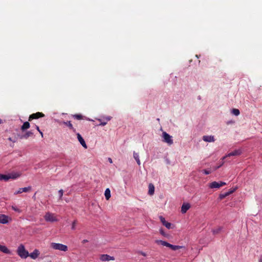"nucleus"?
Masks as SVG:
<instances>
[{
  "instance_id": "obj_1",
  "label": "nucleus",
  "mask_w": 262,
  "mask_h": 262,
  "mask_svg": "<svg viewBox=\"0 0 262 262\" xmlns=\"http://www.w3.org/2000/svg\"><path fill=\"white\" fill-rule=\"evenodd\" d=\"M17 254L23 259H26L29 256V252L26 250L25 246L21 244L20 245L17 249Z\"/></svg>"
},
{
  "instance_id": "obj_2",
  "label": "nucleus",
  "mask_w": 262,
  "mask_h": 262,
  "mask_svg": "<svg viewBox=\"0 0 262 262\" xmlns=\"http://www.w3.org/2000/svg\"><path fill=\"white\" fill-rule=\"evenodd\" d=\"M51 247L54 250L61 251L66 252L68 250V248L66 245L60 243H52Z\"/></svg>"
},
{
  "instance_id": "obj_3",
  "label": "nucleus",
  "mask_w": 262,
  "mask_h": 262,
  "mask_svg": "<svg viewBox=\"0 0 262 262\" xmlns=\"http://www.w3.org/2000/svg\"><path fill=\"white\" fill-rule=\"evenodd\" d=\"M163 141L171 145L173 144L172 137L165 132L162 133Z\"/></svg>"
},
{
  "instance_id": "obj_4",
  "label": "nucleus",
  "mask_w": 262,
  "mask_h": 262,
  "mask_svg": "<svg viewBox=\"0 0 262 262\" xmlns=\"http://www.w3.org/2000/svg\"><path fill=\"white\" fill-rule=\"evenodd\" d=\"M44 218L47 222H54L58 221V219L54 213L50 212H46Z\"/></svg>"
},
{
  "instance_id": "obj_5",
  "label": "nucleus",
  "mask_w": 262,
  "mask_h": 262,
  "mask_svg": "<svg viewBox=\"0 0 262 262\" xmlns=\"http://www.w3.org/2000/svg\"><path fill=\"white\" fill-rule=\"evenodd\" d=\"M226 184L225 182H213L209 184V187L210 188H219L220 187L224 186Z\"/></svg>"
},
{
  "instance_id": "obj_6",
  "label": "nucleus",
  "mask_w": 262,
  "mask_h": 262,
  "mask_svg": "<svg viewBox=\"0 0 262 262\" xmlns=\"http://www.w3.org/2000/svg\"><path fill=\"white\" fill-rule=\"evenodd\" d=\"M10 221H11V219L8 216L5 214H0V223L6 224Z\"/></svg>"
},
{
  "instance_id": "obj_7",
  "label": "nucleus",
  "mask_w": 262,
  "mask_h": 262,
  "mask_svg": "<svg viewBox=\"0 0 262 262\" xmlns=\"http://www.w3.org/2000/svg\"><path fill=\"white\" fill-rule=\"evenodd\" d=\"M242 150L240 149H237V150H235L234 151L228 154L225 156L223 157L222 160H224L227 157H231V156H239V155H240L242 154Z\"/></svg>"
},
{
  "instance_id": "obj_8",
  "label": "nucleus",
  "mask_w": 262,
  "mask_h": 262,
  "mask_svg": "<svg viewBox=\"0 0 262 262\" xmlns=\"http://www.w3.org/2000/svg\"><path fill=\"white\" fill-rule=\"evenodd\" d=\"M8 174L9 179L15 180L20 177L21 175V173L19 171H12L8 173Z\"/></svg>"
},
{
  "instance_id": "obj_9",
  "label": "nucleus",
  "mask_w": 262,
  "mask_h": 262,
  "mask_svg": "<svg viewBox=\"0 0 262 262\" xmlns=\"http://www.w3.org/2000/svg\"><path fill=\"white\" fill-rule=\"evenodd\" d=\"M100 259L101 260L103 261H110V260H114L115 258L113 256H110L107 254H102L101 255L100 257Z\"/></svg>"
},
{
  "instance_id": "obj_10",
  "label": "nucleus",
  "mask_w": 262,
  "mask_h": 262,
  "mask_svg": "<svg viewBox=\"0 0 262 262\" xmlns=\"http://www.w3.org/2000/svg\"><path fill=\"white\" fill-rule=\"evenodd\" d=\"M44 116V114L42 113L37 112L36 113L31 115L29 118V121H31L34 119H38L40 117H43Z\"/></svg>"
},
{
  "instance_id": "obj_11",
  "label": "nucleus",
  "mask_w": 262,
  "mask_h": 262,
  "mask_svg": "<svg viewBox=\"0 0 262 262\" xmlns=\"http://www.w3.org/2000/svg\"><path fill=\"white\" fill-rule=\"evenodd\" d=\"M77 139H78V140L79 141V142H80V143L81 144V145L84 148H87V145L85 142V141L84 140V139H83V138L82 137V136L80 135V134L79 133H77Z\"/></svg>"
},
{
  "instance_id": "obj_12",
  "label": "nucleus",
  "mask_w": 262,
  "mask_h": 262,
  "mask_svg": "<svg viewBox=\"0 0 262 262\" xmlns=\"http://www.w3.org/2000/svg\"><path fill=\"white\" fill-rule=\"evenodd\" d=\"M190 205L189 203H183L181 207V212L182 213H185L187 212V211L190 209Z\"/></svg>"
},
{
  "instance_id": "obj_13",
  "label": "nucleus",
  "mask_w": 262,
  "mask_h": 262,
  "mask_svg": "<svg viewBox=\"0 0 262 262\" xmlns=\"http://www.w3.org/2000/svg\"><path fill=\"white\" fill-rule=\"evenodd\" d=\"M40 253L38 250L35 249L33 252L30 254L29 253V256H30L31 258L33 259H35L38 257Z\"/></svg>"
},
{
  "instance_id": "obj_14",
  "label": "nucleus",
  "mask_w": 262,
  "mask_h": 262,
  "mask_svg": "<svg viewBox=\"0 0 262 262\" xmlns=\"http://www.w3.org/2000/svg\"><path fill=\"white\" fill-rule=\"evenodd\" d=\"M203 140L205 142H213L215 141L213 136H204Z\"/></svg>"
},
{
  "instance_id": "obj_15",
  "label": "nucleus",
  "mask_w": 262,
  "mask_h": 262,
  "mask_svg": "<svg viewBox=\"0 0 262 262\" xmlns=\"http://www.w3.org/2000/svg\"><path fill=\"white\" fill-rule=\"evenodd\" d=\"M0 251L5 254H10L11 251L5 245L0 244Z\"/></svg>"
},
{
  "instance_id": "obj_16",
  "label": "nucleus",
  "mask_w": 262,
  "mask_h": 262,
  "mask_svg": "<svg viewBox=\"0 0 262 262\" xmlns=\"http://www.w3.org/2000/svg\"><path fill=\"white\" fill-rule=\"evenodd\" d=\"M30 190H31L30 187L21 188H19L17 191L15 192L14 194H17L19 193H21L23 192H26L29 191Z\"/></svg>"
},
{
  "instance_id": "obj_17",
  "label": "nucleus",
  "mask_w": 262,
  "mask_h": 262,
  "mask_svg": "<svg viewBox=\"0 0 262 262\" xmlns=\"http://www.w3.org/2000/svg\"><path fill=\"white\" fill-rule=\"evenodd\" d=\"M104 119L105 120V121H102V120L101 119H99L98 120L100 122V123L99 124V125H101V126H104V125H105L107 124V122L110 121L111 119V117L107 116V117L104 118Z\"/></svg>"
},
{
  "instance_id": "obj_18",
  "label": "nucleus",
  "mask_w": 262,
  "mask_h": 262,
  "mask_svg": "<svg viewBox=\"0 0 262 262\" xmlns=\"http://www.w3.org/2000/svg\"><path fill=\"white\" fill-rule=\"evenodd\" d=\"M33 135V133L31 131H28L26 132L24 135L21 136L20 137V139H28L29 137Z\"/></svg>"
},
{
  "instance_id": "obj_19",
  "label": "nucleus",
  "mask_w": 262,
  "mask_h": 262,
  "mask_svg": "<svg viewBox=\"0 0 262 262\" xmlns=\"http://www.w3.org/2000/svg\"><path fill=\"white\" fill-rule=\"evenodd\" d=\"M133 157H134V159H135V160L136 161V162H137V164H138V165H140L141 162H140V159H139V154L137 153V152H136L135 151H134V152H133Z\"/></svg>"
},
{
  "instance_id": "obj_20",
  "label": "nucleus",
  "mask_w": 262,
  "mask_h": 262,
  "mask_svg": "<svg viewBox=\"0 0 262 262\" xmlns=\"http://www.w3.org/2000/svg\"><path fill=\"white\" fill-rule=\"evenodd\" d=\"M148 188H149V190H148L149 194L150 195H153L154 193V191H155V187H154V185H152V184H149V186H148Z\"/></svg>"
},
{
  "instance_id": "obj_21",
  "label": "nucleus",
  "mask_w": 262,
  "mask_h": 262,
  "mask_svg": "<svg viewBox=\"0 0 262 262\" xmlns=\"http://www.w3.org/2000/svg\"><path fill=\"white\" fill-rule=\"evenodd\" d=\"M104 195L106 199L108 200L111 198V191L109 188L106 189L104 192Z\"/></svg>"
},
{
  "instance_id": "obj_22",
  "label": "nucleus",
  "mask_w": 262,
  "mask_h": 262,
  "mask_svg": "<svg viewBox=\"0 0 262 262\" xmlns=\"http://www.w3.org/2000/svg\"><path fill=\"white\" fill-rule=\"evenodd\" d=\"M223 229L222 227H218L216 228H215L212 230V232L213 234H219L221 232V231Z\"/></svg>"
},
{
  "instance_id": "obj_23",
  "label": "nucleus",
  "mask_w": 262,
  "mask_h": 262,
  "mask_svg": "<svg viewBox=\"0 0 262 262\" xmlns=\"http://www.w3.org/2000/svg\"><path fill=\"white\" fill-rule=\"evenodd\" d=\"M30 123L28 122H25L21 127L22 130H25L28 129L30 127Z\"/></svg>"
},
{
  "instance_id": "obj_24",
  "label": "nucleus",
  "mask_w": 262,
  "mask_h": 262,
  "mask_svg": "<svg viewBox=\"0 0 262 262\" xmlns=\"http://www.w3.org/2000/svg\"><path fill=\"white\" fill-rule=\"evenodd\" d=\"M156 243L158 244V245H161L162 246H166V245L167 244V242H166V241H162V240H156L155 241Z\"/></svg>"
},
{
  "instance_id": "obj_25",
  "label": "nucleus",
  "mask_w": 262,
  "mask_h": 262,
  "mask_svg": "<svg viewBox=\"0 0 262 262\" xmlns=\"http://www.w3.org/2000/svg\"><path fill=\"white\" fill-rule=\"evenodd\" d=\"M231 113L233 115H234L236 116H238L240 114L239 110H238L237 108H233L231 111Z\"/></svg>"
},
{
  "instance_id": "obj_26",
  "label": "nucleus",
  "mask_w": 262,
  "mask_h": 262,
  "mask_svg": "<svg viewBox=\"0 0 262 262\" xmlns=\"http://www.w3.org/2000/svg\"><path fill=\"white\" fill-rule=\"evenodd\" d=\"M165 227L168 229H173L174 228V225L171 224L170 223L167 222L165 225Z\"/></svg>"
},
{
  "instance_id": "obj_27",
  "label": "nucleus",
  "mask_w": 262,
  "mask_h": 262,
  "mask_svg": "<svg viewBox=\"0 0 262 262\" xmlns=\"http://www.w3.org/2000/svg\"><path fill=\"white\" fill-rule=\"evenodd\" d=\"M9 179V174H2V180H4L5 181H8Z\"/></svg>"
},
{
  "instance_id": "obj_28",
  "label": "nucleus",
  "mask_w": 262,
  "mask_h": 262,
  "mask_svg": "<svg viewBox=\"0 0 262 262\" xmlns=\"http://www.w3.org/2000/svg\"><path fill=\"white\" fill-rule=\"evenodd\" d=\"M159 219H160V221L161 222V223H162L163 224V225L165 226V225H166V224H167V223L168 222H167V221L165 220V218H164V217H163V216H160L159 217Z\"/></svg>"
},
{
  "instance_id": "obj_29",
  "label": "nucleus",
  "mask_w": 262,
  "mask_h": 262,
  "mask_svg": "<svg viewBox=\"0 0 262 262\" xmlns=\"http://www.w3.org/2000/svg\"><path fill=\"white\" fill-rule=\"evenodd\" d=\"M63 124L69 126L71 129H73V127L72 124H71L70 121L68 122H63Z\"/></svg>"
},
{
  "instance_id": "obj_30",
  "label": "nucleus",
  "mask_w": 262,
  "mask_h": 262,
  "mask_svg": "<svg viewBox=\"0 0 262 262\" xmlns=\"http://www.w3.org/2000/svg\"><path fill=\"white\" fill-rule=\"evenodd\" d=\"M235 190H236V189L234 188V189H233L230 190L229 191L226 192V193L224 194V196H227L229 195V194H231L234 191H235Z\"/></svg>"
},
{
  "instance_id": "obj_31",
  "label": "nucleus",
  "mask_w": 262,
  "mask_h": 262,
  "mask_svg": "<svg viewBox=\"0 0 262 262\" xmlns=\"http://www.w3.org/2000/svg\"><path fill=\"white\" fill-rule=\"evenodd\" d=\"M184 248V247L182 246L173 245L172 250L175 251V250H178L179 249H181V248Z\"/></svg>"
},
{
  "instance_id": "obj_32",
  "label": "nucleus",
  "mask_w": 262,
  "mask_h": 262,
  "mask_svg": "<svg viewBox=\"0 0 262 262\" xmlns=\"http://www.w3.org/2000/svg\"><path fill=\"white\" fill-rule=\"evenodd\" d=\"M160 233L161 235H162L163 236H165V237H168V234H167L164 231V230L162 229H160Z\"/></svg>"
},
{
  "instance_id": "obj_33",
  "label": "nucleus",
  "mask_w": 262,
  "mask_h": 262,
  "mask_svg": "<svg viewBox=\"0 0 262 262\" xmlns=\"http://www.w3.org/2000/svg\"><path fill=\"white\" fill-rule=\"evenodd\" d=\"M63 190L62 189L59 190V191H58V194H59V199L60 200H61L62 197L63 196Z\"/></svg>"
},
{
  "instance_id": "obj_34",
  "label": "nucleus",
  "mask_w": 262,
  "mask_h": 262,
  "mask_svg": "<svg viewBox=\"0 0 262 262\" xmlns=\"http://www.w3.org/2000/svg\"><path fill=\"white\" fill-rule=\"evenodd\" d=\"M12 209L15 211H16L17 212H19V213H20L21 212V210L17 208L16 206H12Z\"/></svg>"
},
{
  "instance_id": "obj_35",
  "label": "nucleus",
  "mask_w": 262,
  "mask_h": 262,
  "mask_svg": "<svg viewBox=\"0 0 262 262\" xmlns=\"http://www.w3.org/2000/svg\"><path fill=\"white\" fill-rule=\"evenodd\" d=\"M74 117L78 120H80L82 119V116L81 115H75Z\"/></svg>"
},
{
  "instance_id": "obj_36",
  "label": "nucleus",
  "mask_w": 262,
  "mask_h": 262,
  "mask_svg": "<svg viewBox=\"0 0 262 262\" xmlns=\"http://www.w3.org/2000/svg\"><path fill=\"white\" fill-rule=\"evenodd\" d=\"M203 171L204 172V173L205 174H209L211 172V171L210 170H207V169H204L203 170Z\"/></svg>"
},
{
  "instance_id": "obj_37",
  "label": "nucleus",
  "mask_w": 262,
  "mask_h": 262,
  "mask_svg": "<svg viewBox=\"0 0 262 262\" xmlns=\"http://www.w3.org/2000/svg\"><path fill=\"white\" fill-rule=\"evenodd\" d=\"M224 163V162L223 161V160H222V163L219 166H217V167H215L214 168V170H216L217 169L219 168L221 166H222Z\"/></svg>"
},
{
  "instance_id": "obj_38",
  "label": "nucleus",
  "mask_w": 262,
  "mask_h": 262,
  "mask_svg": "<svg viewBox=\"0 0 262 262\" xmlns=\"http://www.w3.org/2000/svg\"><path fill=\"white\" fill-rule=\"evenodd\" d=\"M76 224V221H74L72 225V229L73 230H74L75 229Z\"/></svg>"
},
{
  "instance_id": "obj_39",
  "label": "nucleus",
  "mask_w": 262,
  "mask_h": 262,
  "mask_svg": "<svg viewBox=\"0 0 262 262\" xmlns=\"http://www.w3.org/2000/svg\"><path fill=\"white\" fill-rule=\"evenodd\" d=\"M173 245H171V244H169L168 243H167V244L166 245V247L170 248L172 250V248H173Z\"/></svg>"
},
{
  "instance_id": "obj_40",
  "label": "nucleus",
  "mask_w": 262,
  "mask_h": 262,
  "mask_svg": "<svg viewBox=\"0 0 262 262\" xmlns=\"http://www.w3.org/2000/svg\"><path fill=\"white\" fill-rule=\"evenodd\" d=\"M8 140L13 143H15L16 142V140L15 139H12L11 138H8Z\"/></svg>"
},
{
  "instance_id": "obj_41",
  "label": "nucleus",
  "mask_w": 262,
  "mask_h": 262,
  "mask_svg": "<svg viewBox=\"0 0 262 262\" xmlns=\"http://www.w3.org/2000/svg\"><path fill=\"white\" fill-rule=\"evenodd\" d=\"M139 253L141 255H142V256H146V254L145 252H144L140 251V252H139Z\"/></svg>"
},
{
  "instance_id": "obj_42",
  "label": "nucleus",
  "mask_w": 262,
  "mask_h": 262,
  "mask_svg": "<svg viewBox=\"0 0 262 262\" xmlns=\"http://www.w3.org/2000/svg\"><path fill=\"white\" fill-rule=\"evenodd\" d=\"M258 262H262V256H260L259 258Z\"/></svg>"
},
{
  "instance_id": "obj_43",
  "label": "nucleus",
  "mask_w": 262,
  "mask_h": 262,
  "mask_svg": "<svg viewBox=\"0 0 262 262\" xmlns=\"http://www.w3.org/2000/svg\"><path fill=\"white\" fill-rule=\"evenodd\" d=\"M108 161H109L111 163H112L113 162V161H112V159H111V158H108Z\"/></svg>"
},
{
  "instance_id": "obj_44",
  "label": "nucleus",
  "mask_w": 262,
  "mask_h": 262,
  "mask_svg": "<svg viewBox=\"0 0 262 262\" xmlns=\"http://www.w3.org/2000/svg\"><path fill=\"white\" fill-rule=\"evenodd\" d=\"M36 129H37L38 131H39V130H40V129H39V127H38V126H36Z\"/></svg>"
},
{
  "instance_id": "obj_45",
  "label": "nucleus",
  "mask_w": 262,
  "mask_h": 262,
  "mask_svg": "<svg viewBox=\"0 0 262 262\" xmlns=\"http://www.w3.org/2000/svg\"><path fill=\"white\" fill-rule=\"evenodd\" d=\"M221 197L222 198H224V197H225V196H224V194L221 195Z\"/></svg>"
},
{
  "instance_id": "obj_46",
  "label": "nucleus",
  "mask_w": 262,
  "mask_h": 262,
  "mask_svg": "<svg viewBox=\"0 0 262 262\" xmlns=\"http://www.w3.org/2000/svg\"><path fill=\"white\" fill-rule=\"evenodd\" d=\"M0 180H2V174H0Z\"/></svg>"
},
{
  "instance_id": "obj_47",
  "label": "nucleus",
  "mask_w": 262,
  "mask_h": 262,
  "mask_svg": "<svg viewBox=\"0 0 262 262\" xmlns=\"http://www.w3.org/2000/svg\"><path fill=\"white\" fill-rule=\"evenodd\" d=\"M87 242V241H86V240H83V243H85V242Z\"/></svg>"
},
{
  "instance_id": "obj_48",
  "label": "nucleus",
  "mask_w": 262,
  "mask_h": 262,
  "mask_svg": "<svg viewBox=\"0 0 262 262\" xmlns=\"http://www.w3.org/2000/svg\"><path fill=\"white\" fill-rule=\"evenodd\" d=\"M40 134L41 136L42 137H43V133L41 132V133H40Z\"/></svg>"
},
{
  "instance_id": "obj_49",
  "label": "nucleus",
  "mask_w": 262,
  "mask_h": 262,
  "mask_svg": "<svg viewBox=\"0 0 262 262\" xmlns=\"http://www.w3.org/2000/svg\"><path fill=\"white\" fill-rule=\"evenodd\" d=\"M2 123V120L0 119V124Z\"/></svg>"
},
{
  "instance_id": "obj_50",
  "label": "nucleus",
  "mask_w": 262,
  "mask_h": 262,
  "mask_svg": "<svg viewBox=\"0 0 262 262\" xmlns=\"http://www.w3.org/2000/svg\"><path fill=\"white\" fill-rule=\"evenodd\" d=\"M39 132V133H41V132L40 131V130H39V131H38Z\"/></svg>"
},
{
  "instance_id": "obj_51",
  "label": "nucleus",
  "mask_w": 262,
  "mask_h": 262,
  "mask_svg": "<svg viewBox=\"0 0 262 262\" xmlns=\"http://www.w3.org/2000/svg\"><path fill=\"white\" fill-rule=\"evenodd\" d=\"M49 262H51V261H50Z\"/></svg>"
}]
</instances>
